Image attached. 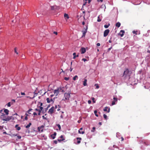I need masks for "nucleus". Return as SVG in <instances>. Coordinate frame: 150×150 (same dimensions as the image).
<instances>
[{
	"mask_svg": "<svg viewBox=\"0 0 150 150\" xmlns=\"http://www.w3.org/2000/svg\"><path fill=\"white\" fill-rule=\"evenodd\" d=\"M7 105L8 107H10L11 106V103L10 102H8L7 104Z\"/></svg>",
	"mask_w": 150,
	"mask_h": 150,
	"instance_id": "nucleus-35",
	"label": "nucleus"
},
{
	"mask_svg": "<svg viewBox=\"0 0 150 150\" xmlns=\"http://www.w3.org/2000/svg\"><path fill=\"white\" fill-rule=\"evenodd\" d=\"M54 109V106H52L49 110L48 111V113L50 114H52L53 112Z\"/></svg>",
	"mask_w": 150,
	"mask_h": 150,
	"instance_id": "nucleus-6",
	"label": "nucleus"
},
{
	"mask_svg": "<svg viewBox=\"0 0 150 150\" xmlns=\"http://www.w3.org/2000/svg\"><path fill=\"white\" fill-rule=\"evenodd\" d=\"M83 32V34L82 36V37H84L86 35V34L87 32H86V30H83L82 31Z\"/></svg>",
	"mask_w": 150,
	"mask_h": 150,
	"instance_id": "nucleus-18",
	"label": "nucleus"
},
{
	"mask_svg": "<svg viewBox=\"0 0 150 150\" xmlns=\"http://www.w3.org/2000/svg\"><path fill=\"white\" fill-rule=\"evenodd\" d=\"M120 23L119 22H118L116 24L115 26L118 28H119L120 26Z\"/></svg>",
	"mask_w": 150,
	"mask_h": 150,
	"instance_id": "nucleus-20",
	"label": "nucleus"
},
{
	"mask_svg": "<svg viewBox=\"0 0 150 150\" xmlns=\"http://www.w3.org/2000/svg\"><path fill=\"white\" fill-rule=\"evenodd\" d=\"M44 127V126H42L41 127H38V129L39 131H41V132H42L43 131V128Z\"/></svg>",
	"mask_w": 150,
	"mask_h": 150,
	"instance_id": "nucleus-10",
	"label": "nucleus"
},
{
	"mask_svg": "<svg viewBox=\"0 0 150 150\" xmlns=\"http://www.w3.org/2000/svg\"><path fill=\"white\" fill-rule=\"evenodd\" d=\"M32 110V109H29L27 111V112L29 114H31V113H30V112Z\"/></svg>",
	"mask_w": 150,
	"mask_h": 150,
	"instance_id": "nucleus-32",
	"label": "nucleus"
},
{
	"mask_svg": "<svg viewBox=\"0 0 150 150\" xmlns=\"http://www.w3.org/2000/svg\"><path fill=\"white\" fill-rule=\"evenodd\" d=\"M78 78V76L77 75H76L73 77V80H75L76 79Z\"/></svg>",
	"mask_w": 150,
	"mask_h": 150,
	"instance_id": "nucleus-23",
	"label": "nucleus"
},
{
	"mask_svg": "<svg viewBox=\"0 0 150 150\" xmlns=\"http://www.w3.org/2000/svg\"><path fill=\"white\" fill-rule=\"evenodd\" d=\"M97 45L98 46H100V43H98L97 44Z\"/></svg>",
	"mask_w": 150,
	"mask_h": 150,
	"instance_id": "nucleus-51",
	"label": "nucleus"
},
{
	"mask_svg": "<svg viewBox=\"0 0 150 150\" xmlns=\"http://www.w3.org/2000/svg\"><path fill=\"white\" fill-rule=\"evenodd\" d=\"M46 100H47V103H50V99L49 98H47L46 99Z\"/></svg>",
	"mask_w": 150,
	"mask_h": 150,
	"instance_id": "nucleus-28",
	"label": "nucleus"
},
{
	"mask_svg": "<svg viewBox=\"0 0 150 150\" xmlns=\"http://www.w3.org/2000/svg\"><path fill=\"white\" fill-rule=\"evenodd\" d=\"M87 79H84V81L83 82V85L84 86H86L87 85Z\"/></svg>",
	"mask_w": 150,
	"mask_h": 150,
	"instance_id": "nucleus-16",
	"label": "nucleus"
},
{
	"mask_svg": "<svg viewBox=\"0 0 150 150\" xmlns=\"http://www.w3.org/2000/svg\"><path fill=\"white\" fill-rule=\"evenodd\" d=\"M25 116H27V117H28V114H27V113H26L25 114Z\"/></svg>",
	"mask_w": 150,
	"mask_h": 150,
	"instance_id": "nucleus-60",
	"label": "nucleus"
},
{
	"mask_svg": "<svg viewBox=\"0 0 150 150\" xmlns=\"http://www.w3.org/2000/svg\"><path fill=\"white\" fill-rule=\"evenodd\" d=\"M101 21V19H100L99 18V16H98V17L97 21L98 22H100Z\"/></svg>",
	"mask_w": 150,
	"mask_h": 150,
	"instance_id": "nucleus-29",
	"label": "nucleus"
},
{
	"mask_svg": "<svg viewBox=\"0 0 150 150\" xmlns=\"http://www.w3.org/2000/svg\"><path fill=\"white\" fill-rule=\"evenodd\" d=\"M76 53L75 52H74V53L73 54V55L74 56H75L76 55Z\"/></svg>",
	"mask_w": 150,
	"mask_h": 150,
	"instance_id": "nucleus-59",
	"label": "nucleus"
},
{
	"mask_svg": "<svg viewBox=\"0 0 150 150\" xmlns=\"http://www.w3.org/2000/svg\"><path fill=\"white\" fill-rule=\"evenodd\" d=\"M91 100H88V104H91Z\"/></svg>",
	"mask_w": 150,
	"mask_h": 150,
	"instance_id": "nucleus-48",
	"label": "nucleus"
},
{
	"mask_svg": "<svg viewBox=\"0 0 150 150\" xmlns=\"http://www.w3.org/2000/svg\"><path fill=\"white\" fill-rule=\"evenodd\" d=\"M14 52H15V53H16V54H18V52H17L16 48H14Z\"/></svg>",
	"mask_w": 150,
	"mask_h": 150,
	"instance_id": "nucleus-31",
	"label": "nucleus"
},
{
	"mask_svg": "<svg viewBox=\"0 0 150 150\" xmlns=\"http://www.w3.org/2000/svg\"><path fill=\"white\" fill-rule=\"evenodd\" d=\"M78 140V139H79V140H81V138H80V137H78V138H76Z\"/></svg>",
	"mask_w": 150,
	"mask_h": 150,
	"instance_id": "nucleus-46",
	"label": "nucleus"
},
{
	"mask_svg": "<svg viewBox=\"0 0 150 150\" xmlns=\"http://www.w3.org/2000/svg\"><path fill=\"white\" fill-rule=\"evenodd\" d=\"M129 71L128 69H127L125 71H124L123 73V76H124L125 77H126L129 74Z\"/></svg>",
	"mask_w": 150,
	"mask_h": 150,
	"instance_id": "nucleus-4",
	"label": "nucleus"
},
{
	"mask_svg": "<svg viewBox=\"0 0 150 150\" xmlns=\"http://www.w3.org/2000/svg\"><path fill=\"white\" fill-rule=\"evenodd\" d=\"M97 111L96 110H95V111H94V114H95V115H96V117H98V115L97 114Z\"/></svg>",
	"mask_w": 150,
	"mask_h": 150,
	"instance_id": "nucleus-27",
	"label": "nucleus"
},
{
	"mask_svg": "<svg viewBox=\"0 0 150 150\" xmlns=\"http://www.w3.org/2000/svg\"><path fill=\"white\" fill-rule=\"evenodd\" d=\"M17 138L18 139H20L21 138V136L20 135L17 136Z\"/></svg>",
	"mask_w": 150,
	"mask_h": 150,
	"instance_id": "nucleus-38",
	"label": "nucleus"
},
{
	"mask_svg": "<svg viewBox=\"0 0 150 150\" xmlns=\"http://www.w3.org/2000/svg\"><path fill=\"white\" fill-rule=\"evenodd\" d=\"M95 86H96V88L98 89L99 88V86L97 84H95Z\"/></svg>",
	"mask_w": 150,
	"mask_h": 150,
	"instance_id": "nucleus-30",
	"label": "nucleus"
},
{
	"mask_svg": "<svg viewBox=\"0 0 150 150\" xmlns=\"http://www.w3.org/2000/svg\"><path fill=\"white\" fill-rule=\"evenodd\" d=\"M30 126L29 125H28L27 126H25V127L27 128H28L30 127Z\"/></svg>",
	"mask_w": 150,
	"mask_h": 150,
	"instance_id": "nucleus-43",
	"label": "nucleus"
},
{
	"mask_svg": "<svg viewBox=\"0 0 150 150\" xmlns=\"http://www.w3.org/2000/svg\"><path fill=\"white\" fill-rule=\"evenodd\" d=\"M87 0H85V1H86V2H85V3H84V4H83V5H85L86 4V1Z\"/></svg>",
	"mask_w": 150,
	"mask_h": 150,
	"instance_id": "nucleus-55",
	"label": "nucleus"
},
{
	"mask_svg": "<svg viewBox=\"0 0 150 150\" xmlns=\"http://www.w3.org/2000/svg\"><path fill=\"white\" fill-rule=\"evenodd\" d=\"M137 31H132L133 33L134 34H135L136 35L137 34Z\"/></svg>",
	"mask_w": 150,
	"mask_h": 150,
	"instance_id": "nucleus-37",
	"label": "nucleus"
},
{
	"mask_svg": "<svg viewBox=\"0 0 150 150\" xmlns=\"http://www.w3.org/2000/svg\"><path fill=\"white\" fill-rule=\"evenodd\" d=\"M81 53L83 54L86 52V50L84 47H82L81 49Z\"/></svg>",
	"mask_w": 150,
	"mask_h": 150,
	"instance_id": "nucleus-9",
	"label": "nucleus"
},
{
	"mask_svg": "<svg viewBox=\"0 0 150 150\" xmlns=\"http://www.w3.org/2000/svg\"><path fill=\"white\" fill-rule=\"evenodd\" d=\"M60 9V7L59 6H57L56 5L51 6V9L52 10H54L56 11Z\"/></svg>",
	"mask_w": 150,
	"mask_h": 150,
	"instance_id": "nucleus-3",
	"label": "nucleus"
},
{
	"mask_svg": "<svg viewBox=\"0 0 150 150\" xmlns=\"http://www.w3.org/2000/svg\"><path fill=\"white\" fill-rule=\"evenodd\" d=\"M73 70V69L71 68V67H70V71L71 72L72 70Z\"/></svg>",
	"mask_w": 150,
	"mask_h": 150,
	"instance_id": "nucleus-57",
	"label": "nucleus"
},
{
	"mask_svg": "<svg viewBox=\"0 0 150 150\" xmlns=\"http://www.w3.org/2000/svg\"><path fill=\"white\" fill-rule=\"evenodd\" d=\"M99 124L100 125H102L101 122H99Z\"/></svg>",
	"mask_w": 150,
	"mask_h": 150,
	"instance_id": "nucleus-64",
	"label": "nucleus"
},
{
	"mask_svg": "<svg viewBox=\"0 0 150 150\" xmlns=\"http://www.w3.org/2000/svg\"><path fill=\"white\" fill-rule=\"evenodd\" d=\"M28 125H30V126L32 124H31V122H30V123H29V124H28Z\"/></svg>",
	"mask_w": 150,
	"mask_h": 150,
	"instance_id": "nucleus-62",
	"label": "nucleus"
},
{
	"mask_svg": "<svg viewBox=\"0 0 150 150\" xmlns=\"http://www.w3.org/2000/svg\"><path fill=\"white\" fill-rule=\"evenodd\" d=\"M53 33L54 34H55L56 35H57V32L54 31Z\"/></svg>",
	"mask_w": 150,
	"mask_h": 150,
	"instance_id": "nucleus-52",
	"label": "nucleus"
},
{
	"mask_svg": "<svg viewBox=\"0 0 150 150\" xmlns=\"http://www.w3.org/2000/svg\"><path fill=\"white\" fill-rule=\"evenodd\" d=\"M1 118L2 120L6 121H8L11 120H13L14 119V117H13L12 116H8L6 117V115L4 113L2 114V115L1 116Z\"/></svg>",
	"mask_w": 150,
	"mask_h": 150,
	"instance_id": "nucleus-1",
	"label": "nucleus"
},
{
	"mask_svg": "<svg viewBox=\"0 0 150 150\" xmlns=\"http://www.w3.org/2000/svg\"><path fill=\"white\" fill-rule=\"evenodd\" d=\"M60 138H61L62 139H58V141L59 142H61L62 141H64L65 140V139L64 138L63 136L62 135H61L60 137Z\"/></svg>",
	"mask_w": 150,
	"mask_h": 150,
	"instance_id": "nucleus-11",
	"label": "nucleus"
},
{
	"mask_svg": "<svg viewBox=\"0 0 150 150\" xmlns=\"http://www.w3.org/2000/svg\"><path fill=\"white\" fill-rule=\"evenodd\" d=\"M57 134V133L56 132H54V134H53V135H54V136H55Z\"/></svg>",
	"mask_w": 150,
	"mask_h": 150,
	"instance_id": "nucleus-53",
	"label": "nucleus"
},
{
	"mask_svg": "<svg viewBox=\"0 0 150 150\" xmlns=\"http://www.w3.org/2000/svg\"><path fill=\"white\" fill-rule=\"evenodd\" d=\"M56 125L58 127L59 130H60L61 129V127L60 125L59 124H57Z\"/></svg>",
	"mask_w": 150,
	"mask_h": 150,
	"instance_id": "nucleus-24",
	"label": "nucleus"
},
{
	"mask_svg": "<svg viewBox=\"0 0 150 150\" xmlns=\"http://www.w3.org/2000/svg\"><path fill=\"white\" fill-rule=\"evenodd\" d=\"M113 99V100L112 101V105H114L115 103V102H117V98H116L115 97H114Z\"/></svg>",
	"mask_w": 150,
	"mask_h": 150,
	"instance_id": "nucleus-7",
	"label": "nucleus"
},
{
	"mask_svg": "<svg viewBox=\"0 0 150 150\" xmlns=\"http://www.w3.org/2000/svg\"><path fill=\"white\" fill-rule=\"evenodd\" d=\"M76 55H75V56H74V57H73V59H75V58H76Z\"/></svg>",
	"mask_w": 150,
	"mask_h": 150,
	"instance_id": "nucleus-63",
	"label": "nucleus"
},
{
	"mask_svg": "<svg viewBox=\"0 0 150 150\" xmlns=\"http://www.w3.org/2000/svg\"><path fill=\"white\" fill-rule=\"evenodd\" d=\"M112 48V47H111L110 48H109L108 49V51H109L111 50Z\"/></svg>",
	"mask_w": 150,
	"mask_h": 150,
	"instance_id": "nucleus-50",
	"label": "nucleus"
},
{
	"mask_svg": "<svg viewBox=\"0 0 150 150\" xmlns=\"http://www.w3.org/2000/svg\"><path fill=\"white\" fill-rule=\"evenodd\" d=\"M15 127L16 128V129L18 130H19L21 129V127H18V125H16L15 126Z\"/></svg>",
	"mask_w": 150,
	"mask_h": 150,
	"instance_id": "nucleus-19",
	"label": "nucleus"
},
{
	"mask_svg": "<svg viewBox=\"0 0 150 150\" xmlns=\"http://www.w3.org/2000/svg\"><path fill=\"white\" fill-rule=\"evenodd\" d=\"M59 93V90H58V88L57 89H55L54 90V94L56 95V96H57Z\"/></svg>",
	"mask_w": 150,
	"mask_h": 150,
	"instance_id": "nucleus-12",
	"label": "nucleus"
},
{
	"mask_svg": "<svg viewBox=\"0 0 150 150\" xmlns=\"http://www.w3.org/2000/svg\"><path fill=\"white\" fill-rule=\"evenodd\" d=\"M110 25V24L108 23V25H105L104 26V27L105 28H108L109 26Z\"/></svg>",
	"mask_w": 150,
	"mask_h": 150,
	"instance_id": "nucleus-22",
	"label": "nucleus"
},
{
	"mask_svg": "<svg viewBox=\"0 0 150 150\" xmlns=\"http://www.w3.org/2000/svg\"><path fill=\"white\" fill-rule=\"evenodd\" d=\"M110 30L109 29H106L105 30L104 32L103 36L104 37L107 36L109 34Z\"/></svg>",
	"mask_w": 150,
	"mask_h": 150,
	"instance_id": "nucleus-5",
	"label": "nucleus"
},
{
	"mask_svg": "<svg viewBox=\"0 0 150 150\" xmlns=\"http://www.w3.org/2000/svg\"><path fill=\"white\" fill-rule=\"evenodd\" d=\"M92 100L93 101V103H95L96 102L95 101V98H94L93 97L92 98Z\"/></svg>",
	"mask_w": 150,
	"mask_h": 150,
	"instance_id": "nucleus-33",
	"label": "nucleus"
},
{
	"mask_svg": "<svg viewBox=\"0 0 150 150\" xmlns=\"http://www.w3.org/2000/svg\"><path fill=\"white\" fill-rule=\"evenodd\" d=\"M33 115H37V113L36 112H34L33 113Z\"/></svg>",
	"mask_w": 150,
	"mask_h": 150,
	"instance_id": "nucleus-56",
	"label": "nucleus"
},
{
	"mask_svg": "<svg viewBox=\"0 0 150 150\" xmlns=\"http://www.w3.org/2000/svg\"><path fill=\"white\" fill-rule=\"evenodd\" d=\"M77 142L78 144H79V143H80L81 141H80V140H78Z\"/></svg>",
	"mask_w": 150,
	"mask_h": 150,
	"instance_id": "nucleus-54",
	"label": "nucleus"
},
{
	"mask_svg": "<svg viewBox=\"0 0 150 150\" xmlns=\"http://www.w3.org/2000/svg\"><path fill=\"white\" fill-rule=\"evenodd\" d=\"M42 117L43 119H45V120H47V118L45 117L44 115H43L42 116Z\"/></svg>",
	"mask_w": 150,
	"mask_h": 150,
	"instance_id": "nucleus-39",
	"label": "nucleus"
},
{
	"mask_svg": "<svg viewBox=\"0 0 150 150\" xmlns=\"http://www.w3.org/2000/svg\"><path fill=\"white\" fill-rule=\"evenodd\" d=\"M108 109V111L107 112H109L110 111V108H108L107 107H105L103 109V110L104 111H107V109Z\"/></svg>",
	"mask_w": 150,
	"mask_h": 150,
	"instance_id": "nucleus-13",
	"label": "nucleus"
},
{
	"mask_svg": "<svg viewBox=\"0 0 150 150\" xmlns=\"http://www.w3.org/2000/svg\"><path fill=\"white\" fill-rule=\"evenodd\" d=\"M82 130H83V128L82 127L78 131L79 133L80 134H84L85 133L84 130L81 131H82Z\"/></svg>",
	"mask_w": 150,
	"mask_h": 150,
	"instance_id": "nucleus-8",
	"label": "nucleus"
},
{
	"mask_svg": "<svg viewBox=\"0 0 150 150\" xmlns=\"http://www.w3.org/2000/svg\"><path fill=\"white\" fill-rule=\"evenodd\" d=\"M82 60L84 62H85L87 61V59L85 58H83L82 59Z\"/></svg>",
	"mask_w": 150,
	"mask_h": 150,
	"instance_id": "nucleus-40",
	"label": "nucleus"
},
{
	"mask_svg": "<svg viewBox=\"0 0 150 150\" xmlns=\"http://www.w3.org/2000/svg\"><path fill=\"white\" fill-rule=\"evenodd\" d=\"M51 137L52 138V139H54L55 138V136H54L53 135H51Z\"/></svg>",
	"mask_w": 150,
	"mask_h": 150,
	"instance_id": "nucleus-36",
	"label": "nucleus"
},
{
	"mask_svg": "<svg viewBox=\"0 0 150 150\" xmlns=\"http://www.w3.org/2000/svg\"><path fill=\"white\" fill-rule=\"evenodd\" d=\"M64 79L66 80V81H68L69 80V77H65L64 78Z\"/></svg>",
	"mask_w": 150,
	"mask_h": 150,
	"instance_id": "nucleus-34",
	"label": "nucleus"
},
{
	"mask_svg": "<svg viewBox=\"0 0 150 150\" xmlns=\"http://www.w3.org/2000/svg\"><path fill=\"white\" fill-rule=\"evenodd\" d=\"M4 112L6 115H8L9 114V111L7 109H4Z\"/></svg>",
	"mask_w": 150,
	"mask_h": 150,
	"instance_id": "nucleus-15",
	"label": "nucleus"
},
{
	"mask_svg": "<svg viewBox=\"0 0 150 150\" xmlns=\"http://www.w3.org/2000/svg\"><path fill=\"white\" fill-rule=\"evenodd\" d=\"M54 144H57V142L56 140H54Z\"/></svg>",
	"mask_w": 150,
	"mask_h": 150,
	"instance_id": "nucleus-44",
	"label": "nucleus"
},
{
	"mask_svg": "<svg viewBox=\"0 0 150 150\" xmlns=\"http://www.w3.org/2000/svg\"><path fill=\"white\" fill-rule=\"evenodd\" d=\"M50 102H52V101H53V100L52 99V98H51L50 99Z\"/></svg>",
	"mask_w": 150,
	"mask_h": 150,
	"instance_id": "nucleus-61",
	"label": "nucleus"
},
{
	"mask_svg": "<svg viewBox=\"0 0 150 150\" xmlns=\"http://www.w3.org/2000/svg\"><path fill=\"white\" fill-rule=\"evenodd\" d=\"M103 117L104 118V119L106 120L107 119V117L106 115L104 114L103 115Z\"/></svg>",
	"mask_w": 150,
	"mask_h": 150,
	"instance_id": "nucleus-26",
	"label": "nucleus"
},
{
	"mask_svg": "<svg viewBox=\"0 0 150 150\" xmlns=\"http://www.w3.org/2000/svg\"><path fill=\"white\" fill-rule=\"evenodd\" d=\"M41 111H40V110H38V112H39L38 113V115H40V113H41Z\"/></svg>",
	"mask_w": 150,
	"mask_h": 150,
	"instance_id": "nucleus-45",
	"label": "nucleus"
},
{
	"mask_svg": "<svg viewBox=\"0 0 150 150\" xmlns=\"http://www.w3.org/2000/svg\"><path fill=\"white\" fill-rule=\"evenodd\" d=\"M40 110H40V111H42V110L43 109V108L42 107H41V106H40Z\"/></svg>",
	"mask_w": 150,
	"mask_h": 150,
	"instance_id": "nucleus-41",
	"label": "nucleus"
},
{
	"mask_svg": "<svg viewBox=\"0 0 150 150\" xmlns=\"http://www.w3.org/2000/svg\"><path fill=\"white\" fill-rule=\"evenodd\" d=\"M64 16L65 18H67V19H68L69 18V17L68 15L66 13H65L64 14Z\"/></svg>",
	"mask_w": 150,
	"mask_h": 150,
	"instance_id": "nucleus-21",
	"label": "nucleus"
},
{
	"mask_svg": "<svg viewBox=\"0 0 150 150\" xmlns=\"http://www.w3.org/2000/svg\"><path fill=\"white\" fill-rule=\"evenodd\" d=\"M82 24L83 25H84L85 24V23L84 21H83L82 23Z\"/></svg>",
	"mask_w": 150,
	"mask_h": 150,
	"instance_id": "nucleus-58",
	"label": "nucleus"
},
{
	"mask_svg": "<svg viewBox=\"0 0 150 150\" xmlns=\"http://www.w3.org/2000/svg\"><path fill=\"white\" fill-rule=\"evenodd\" d=\"M58 90H59V93L60 92L64 93V90L61 87L58 88Z\"/></svg>",
	"mask_w": 150,
	"mask_h": 150,
	"instance_id": "nucleus-14",
	"label": "nucleus"
},
{
	"mask_svg": "<svg viewBox=\"0 0 150 150\" xmlns=\"http://www.w3.org/2000/svg\"><path fill=\"white\" fill-rule=\"evenodd\" d=\"M88 28V25H86V27L84 28L83 29H84V30H86V32H87V29Z\"/></svg>",
	"mask_w": 150,
	"mask_h": 150,
	"instance_id": "nucleus-25",
	"label": "nucleus"
},
{
	"mask_svg": "<svg viewBox=\"0 0 150 150\" xmlns=\"http://www.w3.org/2000/svg\"><path fill=\"white\" fill-rule=\"evenodd\" d=\"M28 119V117L27 116H25V120H27Z\"/></svg>",
	"mask_w": 150,
	"mask_h": 150,
	"instance_id": "nucleus-49",
	"label": "nucleus"
},
{
	"mask_svg": "<svg viewBox=\"0 0 150 150\" xmlns=\"http://www.w3.org/2000/svg\"><path fill=\"white\" fill-rule=\"evenodd\" d=\"M96 128L95 127H93V130H91V132H94V130H95Z\"/></svg>",
	"mask_w": 150,
	"mask_h": 150,
	"instance_id": "nucleus-42",
	"label": "nucleus"
},
{
	"mask_svg": "<svg viewBox=\"0 0 150 150\" xmlns=\"http://www.w3.org/2000/svg\"><path fill=\"white\" fill-rule=\"evenodd\" d=\"M120 33V35L121 37H122L124 35V33H125V31L123 30H121L120 31V33Z\"/></svg>",
	"mask_w": 150,
	"mask_h": 150,
	"instance_id": "nucleus-17",
	"label": "nucleus"
},
{
	"mask_svg": "<svg viewBox=\"0 0 150 150\" xmlns=\"http://www.w3.org/2000/svg\"><path fill=\"white\" fill-rule=\"evenodd\" d=\"M70 97V93H65L64 94V96L63 100H69Z\"/></svg>",
	"mask_w": 150,
	"mask_h": 150,
	"instance_id": "nucleus-2",
	"label": "nucleus"
},
{
	"mask_svg": "<svg viewBox=\"0 0 150 150\" xmlns=\"http://www.w3.org/2000/svg\"><path fill=\"white\" fill-rule=\"evenodd\" d=\"M21 94L22 95H25V94L24 92H21Z\"/></svg>",
	"mask_w": 150,
	"mask_h": 150,
	"instance_id": "nucleus-47",
	"label": "nucleus"
}]
</instances>
